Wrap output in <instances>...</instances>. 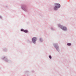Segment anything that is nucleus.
I'll return each mask as SVG.
<instances>
[{
    "label": "nucleus",
    "mask_w": 76,
    "mask_h": 76,
    "mask_svg": "<svg viewBox=\"0 0 76 76\" xmlns=\"http://www.w3.org/2000/svg\"><path fill=\"white\" fill-rule=\"evenodd\" d=\"M60 7V4H58L56 3L55 4V7H54V9L55 10H57V9Z\"/></svg>",
    "instance_id": "f257e3e1"
},
{
    "label": "nucleus",
    "mask_w": 76,
    "mask_h": 76,
    "mask_svg": "<svg viewBox=\"0 0 76 76\" xmlns=\"http://www.w3.org/2000/svg\"><path fill=\"white\" fill-rule=\"evenodd\" d=\"M60 28H61V29L64 31H66L67 30V28L63 26H60Z\"/></svg>",
    "instance_id": "f03ea898"
},
{
    "label": "nucleus",
    "mask_w": 76,
    "mask_h": 76,
    "mask_svg": "<svg viewBox=\"0 0 76 76\" xmlns=\"http://www.w3.org/2000/svg\"><path fill=\"white\" fill-rule=\"evenodd\" d=\"M36 40H37V38L35 37H34L32 39V41L33 43L34 44L35 43V41H36Z\"/></svg>",
    "instance_id": "7ed1b4c3"
},
{
    "label": "nucleus",
    "mask_w": 76,
    "mask_h": 76,
    "mask_svg": "<svg viewBox=\"0 0 76 76\" xmlns=\"http://www.w3.org/2000/svg\"><path fill=\"white\" fill-rule=\"evenodd\" d=\"M24 32H25L26 33H27V32H28V31L27 30H24Z\"/></svg>",
    "instance_id": "20e7f679"
},
{
    "label": "nucleus",
    "mask_w": 76,
    "mask_h": 76,
    "mask_svg": "<svg viewBox=\"0 0 76 76\" xmlns=\"http://www.w3.org/2000/svg\"><path fill=\"white\" fill-rule=\"evenodd\" d=\"M67 45L68 46H70V45H71V43H68Z\"/></svg>",
    "instance_id": "39448f33"
},
{
    "label": "nucleus",
    "mask_w": 76,
    "mask_h": 76,
    "mask_svg": "<svg viewBox=\"0 0 76 76\" xmlns=\"http://www.w3.org/2000/svg\"><path fill=\"white\" fill-rule=\"evenodd\" d=\"M24 30H23V29H21V31H23V32H24Z\"/></svg>",
    "instance_id": "423d86ee"
},
{
    "label": "nucleus",
    "mask_w": 76,
    "mask_h": 76,
    "mask_svg": "<svg viewBox=\"0 0 76 76\" xmlns=\"http://www.w3.org/2000/svg\"><path fill=\"white\" fill-rule=\"evenodd\" d=\"M55 47H56V49H57V48H58V46H56Z\"/></svg>",
    "instance_id": "0eeeda50"
},
{
    "label": "nucleus",
    "mask_w": 76,
    "mask_h": 76,
    "mask_svg": "<svg viewBox=\"0 0 76 76\" xmlns=\"http://www.w3.org/2000/svg\"><path fill=\"white\" fill-rule=\"evenodd\" d=\"M49 58H51V56H49Z\"/></svg>",
    "instance_id": "6e6552de"
},
{
    "label": "nucleus",
    "mask_w": 76,
    "mask_h": 76,
    "mask_svg": "<svg viewBox=\"0 0 76 76\" xmlns=\"http://www.w3.org/2000/svg\"><path fill=\"white\" fill-rule=\"evenodd\" d=\"M0 18H1V17L0 16Z\"/></svg>",
    "instance_id": "1a4fd4ad"
}]
</instances>
